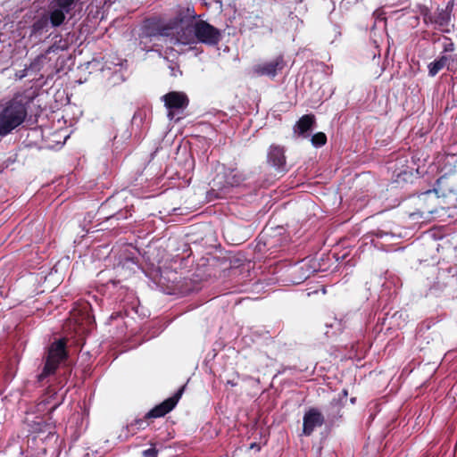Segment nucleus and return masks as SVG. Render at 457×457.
I'll list each match as a JSON object with an SVG mask.
<instances>
[{
    "label": "nucleus",
    "mask_w": 457,
    "mask_h": 457,
    "mask_svg": "<svg viewBox=\"0 0 457 457\" xmlns=\"http://www.w3.org/2000/svg\"><path fill=\"white\" fill-rule=\"evenodd\" d=\"M145 34L149 37H161L170 45H191L195 43L194 21L176 20L158 28L156 31H149L146 28Z\"/></svg>",
    "instance_id": "obj_1"
},
{
    "label": "nucleus",
    "mask_w": 457,
    "mask_h": 457,
    "mask_svg": "<svg viewBox=\"0 0 457 457\" xmlns=\"http://www.w3.org/2000/svg\"><path fill=\"white\" fill-rule=\"evenodd\" d=\"M27 107L18 98L0 103V136L4 137L23 123Z\"/></svg>",
    "instance_id": "obj_2"
},
{
    "label": "nucleus",
    "mask_w": 457,
    "mask_h": 457,
    "mask_svg": "<svg viewBox=\"0 0 457 457\" xmlns=\"http://www.w3.org/2000/svg\"><path fill=\"white\" fill-rule=\"evenodd\" d=\"M66 356L67 353L65 350V341L63 339H60L54 342L48 349L44 369L42 372L37 376V380L41 382L46 377L54 374L58 369L61 361H63Z\"/></svg>",
    "instance_id": "obj_3"
},
{
    "label": "nucleus",
    "mask_w": 457,
    "mask_h": 457,
    "mask_svg": "<svg viewBox=\"0 0 457 457\" xmlns=\"http://www.w3.org/2000/svg\"><path fill=\"white\" fill-rule=\"evenodd\" d=\"M195 43L215 46L219 43L220 33L219 29L204 21H194Z\"/></svg>",
    "instance_id": "obj_4"
},
{
    "label": "nucleus",
    "mask_w": 457,
    "mask_h": 457,
    "mask_svg": "<svg viewBox=\"0 0 457 457\" xmlns=\"http://www.w3.org/2000/svg\"><path fill=\"white\" fill-rule=\"evenodd\" d=\"M164 105L168 110V118L170 120H179L180 118H175V112L183 111L188 104V98L183 92H170L162 97Z\"/></svg>",
    "instance_id": "obj_5"
},
{
    "label": "nucleus",
    "mask_w": 457,
    "mask_h": 457,
    "mask_svg": "<svg viewBox=\"0 0 457 457\" xmlns=\"http://www.w3.org/2000/svg\"><path fill=\"white\" fill-rule=\"evenodd\" d=\"M184 391V386L179 388L174 395L171 397L164 400L160 404L156 405L154 408H153L151 411H149L145 418V419H152V418H161L163 417L165 414L172 411L175 406L177 405L179 400L182 396Z\"/></svg>",
    "instance_id": "obj_6"
},
{
    "label": "nucleus",
    "mask_w": 457,
    "mask_h": 457,
    "mask_svg": "<svg viewBox=\"0 0 457 457\" xmlns=\"http://www.w3.org/2000/svg\"><path fill=\"white\" fill-rule=\"evenodd\" d=\"M324 423L323 414L316 408L309 409L303 418V434L311 436L316 428L321 427Z\"/></svg>",
    "instance_id": "obj_7"
},
{
    "label": "nucleus",
    "mask_w": 457,
    "mask_h": 457,
    "mask_svg": "<svg viewBox=\"0 0 457 457\" xmlns=\"http://www.w3.org/2000/svg\"><path fill=\"white\" fill-rule=\"evenodd\" d=\"M267 162L278 172L287 170L285 150L279 145H272L270 146L267 153Z\"/></svg>",
    "instance_id": "obj_8"
},
{
    "label": "nucleus",
    "mask_w": 457,
    "mask_h": 457,
    "mask_svg": "<svg viewBox=\"0 0 457 457\" xmlns=\"http://www.w3.org/2000/svg\"><path fill=\"white\" fill-rule=\"evenodd\" d=\"M59 43H62V40L59 41ZM67 49V44H59L55 42L54 45L49 46L45 54H42L38 55L29 66L28 71H31V72L37 73L39 72L43 67L49 62V59L47 58V54L51 53H55L57 51H63Z\"/></svg>",
    "instance_id": "obj_9"
},
{
    "label": "nucleus",
    "mask_w": 457,
    "mask_h": 457,
    "mask_svg": "<svg viewBox=\"0 0 457 457\" xmlns=\"http://www.w3.org/2000/svg\"><path fill=\"white\" fill-rule=\"evenodd\" d=\"M283 68V57L278 56L274 60L256 65L254 67V72L261 76L274 78L278 71H280Z\"/></svg>",
    "instance_id": "obj_10"
},
{
    "label": "nucleus",
    "mask_w": 457,
    "mask_h": 457,
    "mask_svg": "<svg viewBox=\"0 0 457 457\" xmlns=\"http://www.w3.org/2000/svg\"><path fill=\"white\" fill-rule=\"evenodd\" d=\"M419 200L425 204L424 212L429 214L437 212L439 207H442V201L437 195L436 189L427 190L419 195Z\"/></svg>",
    "instance_id": "obj_11"
},
{
    "label": "nucleus",
    "mask_w": 457,
    "mask_h": 457,
    "mask_svg": "<svg viewBox=\"0 0 457 457\" xmlns=\"http://www.w3.org/2000/svg\"><path fill=\"white\" fill-rule=\"evenodd\" d=\"M314 123V116L313 115H303L295 124L294 128L295 133L299 135H304L308 130L311 129L312 124Z\"/></svg>",
    "instance_id": "obj_12"
},
{
    "label": "nucleus",
    "mask_w": 457,
    "mask_h": 457,
    "mask_svg": "<svg viewBox=\"0 0 457 457\" xmlns=\"http://www.w3.org/2000/svg\"><path fill=\"white\" fill-rule=\"evenodd\" d=\"M225 185L229 187H237L243 180V175L235 169L228 170L224 172Z\"/></svg>",
    "instance_id": "obj_13"
},
{
    "label": "nucleus",
    "mask_w": 457,
    "mask_h": 457,
    "mask_svg": "<svg viewBox=\"0 0 457 457\" xmlns=\"http://www.w3.org/2000/svg\"><path fill=\"white\" fill-rule=\"evenodd\" d=\"M450 12L447 10L442 11L438 13L436 23L438 24L440 27L447 26L450 22Z\"/></svg>",
    "instance_id": "obj_14"
},
{
    "label": "nucleus",
    "mask_w": 457,
    "mask_h": 457,
    "mask_svg": "<svg viewBox=\"0 0 457 457\" xmlns=\"http://www.w3.org/2000/svg\"><path fill=\"white\" fill-rule=\"evenodd\" d=\"M311 141L315 147H320L326 144L327 137L324 133L318 132L312 137Z\"/></svg>",
    "instance_id": "obj_15"
},
{
    "label": "nucleus",
    "mask_w": 457,
    "mask_h": 457,
    "mask_svg": "<svg viewBox=\"0 0 457 457\" xmlns=\"http://www.w3.org/2000/svg\"><path fill=\"white\" fill-rule=\"evenodd\" d=\"M443 68L444 66L436 59L428 65V75L430 77H435Z\"/></svg>",
    "instance_id": "obj_16"
},
{
    "label": "nucleus",
    "mask_w": 457,
    "mask_h": 457,
    "mask_svg": "<svg viewBox=\"0 0 457 457\" xmlns=\"http://www.w3.org/2000/svg\"><path fill=\"white\" fill-rule=\"evenodd\" d=\"M147 425L145 419H136L133 422L128 425V428L133 429L136 427L137 429L145 428Z\"/></svg>",
    "instance_id": "obj_17"
},
{
    "label": "nucleus",
    "mask_w": 457,
    "mask_h": 457,
    "mask_svg": "<svg viewBox=\"0 0 457 457\" xmlns=\"http://www.w3.org/2000/svg\"><path fill=\"white\" fill-rule=\"evenodd\" d=\"M454 44L450 40V39H446V41L444 43L443 45V50L445 53H447V52H453L454 51Z\"/></svg>",
    "instance_id": "obj_18"
},
{
    "label": "nucleus",
    "mask_w": 457,
    "mask_h": 457,
    "mask_svg": "<svg viewBox=\"0 0 457 457\" xmlns=\"http://www.w3.org/2000/svg\"><path fill=\"white\" fill-rule=\"evenodd\" d=\"M330 408L335 410V411L333 413V418H336L338 415L340 408H341L339 402L337 400L331 401Z\"/></svg>",
    "instance_id": "obj_19"
},
{
    "label": "nucleus",
    "mask_w": 457,
    "mask_h": 457,
    "mask_svg": "<svg viewBox=\"0 0 457 457\" xmlns=\"http://www.w3.org/2000/svg\"><path fill=\"white\" fill-rule=\"evenodd\" d=\"M143 455H144V457H156L157 451L155 448H149L143 452Z\"/></svg>",
    "instance_id": "obj_20"
},
{
    "label": "nucleus",
    "mask_w": 457,
    "mask_h": 457,
    "mask_svg": "<svg viewBox=\"0 0 457 457\" xmlns=\"http://www.w3.org/2000/svg\"><path fill=\"white\" fill-rule=\"evenodd\" d=\"M449 196L455 202L454 206L457 208V189L450 190Z\"/></svg>",
    "instance_id": "obj_21"
},
{
    "label": "nucleus",
    "mask_w": 457,
    "mask_h": 457,
    "mask_svg": "<svg viewBox=\"0 0 457 457\" xmlns=\"http://www.w3.org/2000/svg\"><path fill=\"white\" fill-rule=\"evenodd\" d=\"M437 60L445 67L449 61V57L446 55H441Z\"/></svg>",
    "instance_id": "obj_22"
},
{
    "label": "nucleus",
    "mask_w": 457,
    "mask_h": 457,
    "mask_svg": "<svg viewBox=\"0 0 457 457\" xmlns=\"http://www.w3.org/2000/svg\"><path fill=\"white\" fill-rule=\"evenodd\" d=\"M29 72H31V71H28V68H27V69H25V70L23 71V72H21V74L19 75V78H20V79H22V78H24L25 76H27Z\"/></svg>",
    "instance_id": "obj_23"
}]
</instances>
